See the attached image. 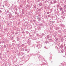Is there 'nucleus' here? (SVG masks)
I'll return each mask as SVG.
<instances>
[{"label": "nucleus", "mask_w": 66, "mask_h": 66, "mask_svg": "<svg viewBox=\"0 0 66 66\" xmlns=\"http://www.w3.org/2000/svg\"><path fill=\"white\" fill-rule=\"evenodd\" d=\"M64 7H66V6L65 5L64 6Z\"/></svg>", "instance_id": "1"}, {"label": "nucleus", "mask_w": 66, "mask_h": 66, "mask_svg": "<svg viewBox=\"0 0 66 66\" xmlns=\"http://www.w3.org/2000/svg\"><path fill=\"white\" fill-rule=\"evenodd\" d=\"M61 10H62V8H61Z\"/></svg>", "instance_id": "2"}, {"label": "nucleus", "mask_w": 66, "mask_h": 66, "mask_svg": "<svg viewBox=\"0 0 66 66\" xmlns=\"http://www.w3.org/2000/svg\"><path fill=\"white\" fill-rule=\"evenodd\" d=\"M3 7H4V5H3Z\"/></svg>", "instance_id": "3"}]
</instances>
